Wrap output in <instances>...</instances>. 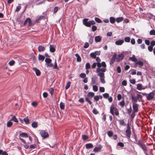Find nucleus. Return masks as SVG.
Segmentation results:
<instances>
[{"instance_id": "nucleus-29", "label": "nucleus", "mask_w": 155, "mask_h": 155, "mask_svg": "<svg viewBox=\"0 0 155 155\" xmlns=\"http://www.w3.org/2000/svg\"><path fill=\"white\" fill-rule=\"evenodd\" d=\"M60 108L61 110H64L65 107L64 104L62 102H61L60 104Z\"/></svg>"}, {"instance_id": "nucleus-20", "label": "nucleus", "mask_w": 155, "mask_h": 155, "mask_svg": "<svg viewBox=\"0 0 155 155\" xmlns=\"http://www.w3.org/2000/svg\"><path fill=\"white\" fill-rule=\"evenodd\" d=\"M86 147L87 149H89L92 148L93 147V145L91 143H89L86 144Z\"/></svg>"}, {"instance_id": "nucleus-62", "label": "nucleus", "mask_w": 155, "mask_h": 155, "mask_svg": "<svg viewBox=\"0 0 155 155\" xmlns=\"http://www.w3.org/2000/svg\"><path fill=\"white\" fill-rule=\"evenodd\" d=\"M43 95L44 98H46L48 96V94L46 92H44L43 93Z\"/></svg>"}, {"instance_id": "nucleus-9", "label": "nucleus", "mask_w": 155, "mask_h": 155, "mask_svg": "<svg viewBox=\"0 0 155 155\" xmlns=\"http://www.w3.org/2000/svg\"><path fill=\"white\" fill-rule=\"evenodd\" d=\"M117 56V55L116 54H115L114 55H113L110 60V65L113 64L114 63L116 60V59Z\"/></svg>"}, {"instance_id": "nucleus-13", "label": "nucleus", "mask_w": 155, "mask_h": 155, "mask_svg": "<svg viewBox=\"0 0 155 155\" xmlns=\"http://www.w3.org/2000/svg\"><path fill=\"white\" fill-rule=\"evenodd\" d=\"M102 148V146L101 145H99L97 147H95L93 150L95 152H100Z\"/></svg>"}, {"instance_id": "nucleus-31", "label": "nucleus", "mask_w": 155, "mask_h": 155, "mask_svg": "<svg viewBox=\"0 0 155 155\" xmlns=\"http://www.w3.org/2000/svg\"><path fill=\"white\" fill-rule=\"evenodd\" d=\"M124 19L122 17H118L116 19V21L117 23L121 21Z\"/></svg>"}, {"instance_id": "nucleus-19", "label": "nucleus", "mask_w": 155, "mask_h": 155, "mask_svg": "<svg viewBox=\"0 0 155 155\" xmlns=\"http://www.w3.org/2000/svg\"><path fill=\"white\" fill-rule=\"evenodd\" d=\"M136 64L138 65L140 67H141L143 65V62L141 61H138L136 62Z\"/></svg>"}, {"instance_id": "nucleus-54", "label": "nucleus", "mask_w": 155, "mask_h": 155, "mask_svg": "<svg viewBox=\"0 0 155 155\" xmlns=\"http://www.w3.org/2000/svg\"><path fill=\"white\" fill-rule=\"evenodd\" d=\"M117 145L121 147H123L124 146V143L121 142H118L117 143Z\"/></svg>"}, {"instance_id": "nucleus-27", "label": "nucleus", "mask_w": 155, "mask_h": 155, "mask_svg": "<svg viewBox=\"0 0 155 155\" xmlns=\"http://www.w3.org/2000/svg\"><path fill=\"white\" fill-rule=\"evenodd\" d=\"M118 121L119 122V124L120 125H124V126H125L126 125V124L125 123L124 120H118Z\"/></svg>"}, {"instance_id": "nucleus-8", "label": "nucleus", "mask_w": 155, "mask_h": 155, "mask_svg": "<svg viewBox=\"0 0 155 155\" xmlns=\"http://www.w3.org/2000/svg\"><path fill=\"white\" fill-rule=\"evenodd\" d=\"M28 22L29 26H31L32 25V22L31 21V20L29 18H27L23 24L24 25V26Z\"/></svg>"}, {"instance_id": "nucleus-63", "label": "nucleus", "mask_w": 155, "mask_h": 155, "mask_svg": "<svg viewBox=\"0 0 155 155\" xmlns=\"http://www.w3.org/2000/svg\"><path fill=\"white\" fill-rule=\"evenodd\" d=\"M101 64V66H102L103 67L106 68L107 65L105 62L103 61Z\"/></svg>"}, {"instance_id": "nucleus-56", "label": "nucleus", "mask_w": 155, "mask_h": 155, "mask_svg": "<svg viewBox=\"0 0 155 155\" xmlns=\"http://www.w3.org/2000/svg\"><path fill=\"white\" fill-rule=\"evenodd\" d=\"M99 91L101 92H103L105 91V88L103 87H100L99 88Z\"/></svg>"}, {"instance_id": "nucleus-5", "label": "nucleus", "mask_w": 155, "mask_h": 155, "mask_svg": "<svg viewBox=\"0 0 155 155\" xmlns=\"http://www.w3.org/2000/svg\"><path fill=\"white\" fill-rule=\"evenodd\" d=\"M154 93L152 92L149 94H147L146 98L148 101H150L154 98Z\"/></svg>"}, {"instance_id": "nucleus-55", "label": "nucleus", "mask_w": 155, "mask_h": 155, "mask_svg": "<svg viewBox=\"0 0 155 155\" xmlns=\"http://www.w3.org/2000/svg\"><path fill=\"white\" fill-rule=\"evenodd\" d=\"M124 40L126 42H129L130 41V38L129 37H126L124 38Z\"/></svg>"}, {"instance_id": "nucleus-21", "label": "nucleus", "mask_w": 155, "mask_h": 155, "mask_svg": "<svg viewBox=\"0 0 155 155\" xmlns=\"http://www.w3.org/2000/svg\"><path fill=\"white\" fill-rule=\"evenodd\" d=\"M55 49L54 48L53 46V45H50V51L52 53H53L55 51Z\"/></svg>"}, {"instance_id": "nucleus-60", "label": "nucleus", "mask_w": 155, "mask_h": 155, "mask_svg": "<svg viewBox=\"0 0 155 155\" xmlns=\"http://www.w3.org/2000/svg\"><path fill=\"white\" fill-rule=\"evenodd\" d=\"M148 49L151 52L153 50V47L151 46H149L148 47Z\"/></svg>"}, {"instance_id": "nucleus-12", "label": "nucleus", "mask_w": 155, "mask_h": 155, "mask_svg": "<svg viewBox=\"0 0 155 155\" xmlns=\"http://www.w3.org/2000/svg\"><path fill=\"white\" fill-rule=\"evenodd\" d=\"M38 49L39 52H43L45 50V47L44 46L39 45L38 48Z\"/></svg>"}, {"instance_id": "nucleus-44", "label": "nucleus", "mask_w": 155, "mask_h": 155, "mask_svg": "<svg viewBox=\"0 0 155 155\" xmlns=\"http://www.w3.org/2000/svg\"><path fill=\"white\" fill-rule=\"evenodd\" d=\"M85 101L87 102L90 105H91L92 104V102L90 100L88 97H86L85 98Z\"/></svg>"}, {"instance_id": "nucleus-45", "label": "nucleus", "mask_w": 155, "mask_h": 155, "mask_svg": "<svg viewBox=\"0 0 155 155\" xmlns=\"http://www.w3.org/2000/svg\"><path fill=\"white\" fill-rule=\"evenodd\" d=\"M91 65L89 63H86L85 66V68L87 70H88L90 68Z\"/></svg>"}, {"instance_id": "nucleus-39", "label": "nucleus", "mask_w": 155, "mask_h": 155, "mask_svg": "<svg viewBox=\"0 0 155 155\" xmlns=\"http://www.w3.org/2000/svg\"><path fill=\"white\" fill-rule=\"evenodd\" d=\"M107 134L109 137H111L113 136V133L112 131H109L107 132Z\"/></svg>"}, {"instance_id": "nucleus-7", "label": "nucleus", "mask_w": 155, "mask_h": 155, "mask_svg": "<svg viewBox=\"0 0 155 155\" xmlns=\"http://www.w3.org/2000/svg\"><path fill=\"white\" fill-rule=\"evenodd\" d=\"M138 104L135 103H133V111L137 112L138 111Z\"/></svg>"}, {"instance_id": "nucleus-32", "label": "nucleus", "mask_w": 155, "mask_h": 155, "mask_svg": "<svg viewBox=\"0 0 155 155\" xmlns=\"http://www.w3.org/2000/svg\"><path fill=\"white\" fill-rule=\"evenodd\" d=\"M96 78H92L91 79V84H96Z\"/></svg>"}, {"instance_id": "nucleus-38", "label": "nucleus", "mask_w": 155, "mask_h": 155, "mask_svg": "<svg viewBox=\"0 0 155 155\" xmlns=\"http://www.w3.org/2000/svg\"><path fill=\"white\" fill-rule=\"evenodd\" d=\"M31 126L33 128H36L38 126V123L36 122H34L32 123L31 124Z\"/></svg>"}, {"instance_id": "nucleus-17", "label": "nucleus", "mask_w": 155, "mask_h": 155, "mask_svg": "<svg viewBox=\"0 0 155 155\" xmlns=\"http://www.w3.org/2000/svg\"><path fill=\"white\" fill-rule=\"evenodd\" d=\"M143 86L142 84H138L137 86V89L139 90H144L145 89L144 87H142Z\"/></svg>"}, {"instance_id": "nucleus-18", "label": "nucleus", "mask_w": 155, "mask_h": 155, "mask_svg": "<svg viewBox=\"0 0 155 155\" xmlns=\"http://www.w3.org/2000/svg\"><path fill=\"white\" fill-rule=\"evenodd\" d=\"M95 40L96 42H100L101 41V38L100 36H96L95 38Z\"/></svg>"}, {"instance_id": "nucleus-25", "label": "nucleus", "mask_w": 155, "mask_h": 155, "mask_svg": "<svg viewBox=\"0 0 155 155\" xmlns=\"http://www.w3.org/2000/svg\"><path fill=\"white\" fill-rule=\"evenodd\" d=\"M75 56L77 58V61L78 62H80L81 61V58L79 55L77 53L75 54Z\"/></svg>"}, {"instance_id": "nucleus-58", "label": "nucleus", "mask_w": 155, "mask_h": 155, "mask_svg": "<svg viewBox=\"0 0 155 155\" xmlns=\"http://www.w3.org/2000/svg\"><path fill=\"white\" fill-rule=\"evenodd\" d=\"M103 97L105 98H107L109 97V95L108 93H105L103 94Z\"/></svg>"}, {"instance_id": "nucleus-35", "label": "nucleus", "mask_w": 155, "mask_h": 155, "mask_svg": "<svg viewBox=\"0 0 155 155\" xmlns=\"http://www.w3.org/2000/svg\"><path fill=\"white\" fill-rule=\"evenodd\" d=\"M110 22L112 24H114L115 21V19L113 17H110Z\"/></svg>"}, {"instance_id": "nucleus-53", "label": "nucleus", "mask_w": 155, "mask_h": 155, "mask_svg": "<svg viewBox=\"0 0 155 155\" xmlns=\"http://www.w3.org/2000/svg\"><path fill=\"white\" fill-rule=\"evenodd\" d=\"M150 34L151 35H155V30H152L150 31Z\"/></svg>"}, {"instance_id": "nucleus-10", "label": "nucleus", "mask_w": 155, "mask_h": 155, "mask_svg": "<svg viewBox=\"0 0 155 155\" xmlns=\"http://www.w3.org/2000/svg\"><path fill=\"white\" fill-rule=\"evenodd\" d=\"M106 68L105 67H103V68H97L96 71L98 73V74H99L100 73H104V72L106 71Z\"/></svg>"}, {"instance_id": "nucleus-49", "label": "nucleus", "mask_w": 155, "mask_h": 155, "mask_svg": "<svg viewBox=\"0 0 155 155\" xmlns=\"http://www.w3.org/2000/svg\"><path fill=\"white\" fill-rule=\"evenodd\" d=\"M93 112L94 114H97L99 113V112L95 108H94L93 109Z\"/></svg>"}, {"instance_id": "nucleus-41", "label": "nucleus", "mask_w": 155, "mask_h": 155, "mask_svg": "<svg viewBox=\"0 0 155 155\" xmlns=\"http://www.w3.org/2000/svg\"><path fill=\"white\" fill-rule=\"evenodd\" d=\"M95 20L98 23H101L102 22L101 19L97 17L95 18Z\"/></svg>"}, {"instance_id": "nucleus-48", "label": "nucleus", "mask_w": 155, "mask_h": 155, "mask_svg": "<svg viewBox=\"0 0 155 155\" xmlns=\"http://www.w3.org/2000/svg\"><path fill=\"white\" fill-rule=\"evenodd\" d=\"M15 63V61L13 60H12L9 62L8 64L10 66H12Z\"/></svg>"}, {"instance_id": "nucleus-59", "label": "nucleus", "mask_w": 155, "mask_h": 155, "mask_svg": "<svg viewBox=\"0 0 155 155\" xmlns=\"http://www.w3.org/2000/svg\"><path fill=\"white\" fill-rule=\"evenodd\" d=\"M135 113H136V112H134V111L132 112V113L131 114V118L132 119H133L135 117Z\"/></svg>"}, {"instance_id": "nucleus-22", "label": "nucleus", "mask_w": 155, "mask_h": 155, "mask_svg": "<svg viewBox=\"0 0 155 155\" xmlns=\"http://www.w3.org/2000/svg\"><path fill=\"white\" fill-rule=\"evenodd\" d=\"M94 95V92H90L88 93L87 94V97H91V98L93 97Z\"/></svg>"}, {"instance_id": "nucleus-28", "label": "nucleus", "mask_w": 155, "mask_h": 155, "mask_svg": "<svg viewBox=\"0 0 155 155\" xmlns=\"http://www.w3.org/2000/svg\"><path fill=\"white\" fill-rule=\"evenodd\" d=\"M144 151H146L147 150V148L145 145L143 143L142 144L140 147Z\"/></svg>"}, {"instance_id": "nucleus-30", "label": "nucleus", "mask_w": 155, "mask_h": 155, "mask_svg": "<svg viewBox=\"0 0 155 155\" xmlns=\"http://www.w3.org/2000/svg\"><path fill=\"white\" fill-rule=\"evenodd\" d=\"M52 61V60L50 58H45V61L46 63V64H49V63H51Z\"/></svg>"}, {"instance_id": "nucleus-34", "label": "nucleus", "mask_w": 155, "mask_h": 155, "mask_svg": "<svg viewBox=\"0 0 155 155\" xmlns=\"http://www.w3.org/2000/svg\"><path fill=\"white\" fill-rule=\"evenodd\" d=\"M124 104L125 101L124 99L122 101H121L119 103V105H120L122 107H124Z\"/></svg>"}, {"instance_id": "nucleus-6", "label": "nucleus", "mask_w": 155, "mask_h": 155, "mask_svg": "<svg viewBox=\"0 0 155 155\" xmlns=\"http://www.w3.org/2000/svg\"><path fill=\"white\" fill-rule=\"evenodd\" d=\"M88 19L87 18L84 19L83 20V24L86 27H90L91 26L90 21H87Z\"/></svg>"}, {"instance_id": "nucleus-50", "label": "nucleus", "mask_w": 155, "mask_h": 155, "mask_svg": "<svg viewBox=\"0 0 155 155\" xmlns=\"http://www.w3.org/2000/svg\"><path fill=\"white\" fill-rule=\"evenodd\" d=\"M97 27L95 25H93L92 27V30L94 32L97 30Z\"/></svg>"}, {"instance_id": "nucleus-64", "label": "nucleus", "mask_w": 155, "mask_h": 155, "mask_svg": "<svg viewBox=\"0 0 155 155\" xmlns=\"http://www.w3.org/2000/svg\"><path fill=\"white\" fill-rule=\"evenodd\" d=\"M155 45V41H152L150 42L151 46L153 47Z\"/></svg>"}, {"instance_id": "nucleus-4", "label": "nucleus", "mask_w": 155, "mask_h": 155, "mask_svg": "<svg viewBox=\"0 0 155 155\" xmlns=\"http://www.w3.org/2000/svg\"><path fill=\"white\" fill-rule=\"evenodd\" d=\"M40 134L42 137L44 138H47L49 136L48 133L45 130H41L40 132Z\"/></svg>"}, {"instance_id": "nucleus-61", "label": "nucleus", "mask_w": 155, "mask_h": 155, "mask_svg": "<svg viewBox=\"0 0 155 155\" xmlns=\"http://www.w3.org/2000/svg\"><path fill=\"white\" fill-rule=\"evenodd\" d=\"M117 71L118 73H120L121 72V68L120 66H118L117 68Z\"/></svg>"}, {"instance_id": "nucleus-47", "label": "nucleus", "mask_w": 155, "mask_h": 155, "mask_svg": "<svg viewBox=\"0 0 155 155\" xmlns=\"http://www.w3.org/2000/svg\"><path fill=\"white\" fill-rule=\"evenodd\" d=\"M71 83L70 82L68 81V83H67L65 87V89L66 90L68 89L70 86Z\"/></svg>"}, {"instance_id": "nucleus-36", "label": "nucleus", "mask_w": 155, "mask_h": 155, "mask_svg": "<svg viewBox=\"0 0 155 155\" xmlns=\"http://www.w3.org/2000/svg\"><path fill=\"white\" fill-rule=\"evenodd\" d=\"M90 55V57L92 58L95 59L96 58V54L94 53V52H92L91 53Z\"/></svg>"}, {"instance_id": "nucleus-33", "label": "nucleus", "mask_w": 155, "mask_h": 155, "mask_svg": "<svg viewBox=\"0 0 155 155\" xmlns=\"http://www.w3.org/2000/svg\"><path fill=\"white\" fill-rule=\"evenodd\" d=\"M12 124V122L11 121V120H10L7 122V126L8 127H11Z\"/></svg>"}, {"instance_id": "nucleus-15", "label": "nucleus", "mask_w": 155, "mask_h": 155, "mask_svg": "<svg viewBox=\"0 0 155 155\" xmlns=\"http://www.w3.org/2000/svg\"><path fill=\"white\" fill-rule=\"evenodd\" d=\"M124 42V39L120 40L119 39L117 41H116L115 42V44L117 45H121Z\"/></svg>"}, {"instance_id": "nucleus-14", "label": "nucleus", "mask_w": 155, "mask_h": 155, "mask_svg": "<svg viewBox=\"0 0 155 155\" xmlns=\"http://www.w3.org/2000/svg\"><path fill=\"white\" fill-rule=\"evenodd\" d=\"M33 70L35 72L37 76H39L41 75V72L39 69H37L36 68H33Z\"/></svg>"}, {"instance_id": "nucleus-23", "label": "nucleus", "mask_w": 155, "mask_h": 155, "mask_svg": "<svg viewBox=\"0 0 155 155\" xmlns=\"http://www.w3.org/2000/svg\"><path fill=\"white\" fill-rule=\"evenodd\" d=\"M38 58L39 61H43L45 58V57L42 55L39 54L38 55Z\"/></svg>"}, {"instance_id": "nucleus-1", "label": "nucleus", "mask_w": 155, "mask_h": 155, "mask_svg": "<svg viewBox=\"0 0 155 155\" xmlns=\"http://www.w3.org/2000/svg\"><path fill=\"white\" fill-rule=\"evenodd\" d=\"M110 112L113 116H114V114L116 116L119 115L118 109L116 107H115L113 104H112L110 107Z\"/></svg>"}, {"instance_id": "nucleus-24", "label": "nucleus", "mask_w": 155, "mask_h": 155, "mask_svg": "<svg viewBox=\"0 0 155 155\" xmlns=\"http://www.w3.org/2000/svg\"><path fill=\"white\" fill-rule=\"evenodd\" d=\"M20 136L21 137H28V135L26 133L23 132L20 134Z\"/></svg>"}, {"instance_id": "nucleus-26", "label": "nucleus", "mask_w": 155, "mask_h": 155, "mask_svg": "<svg viewBox=\"0 0 155 155\" xmlns=\"http://www.w3.org/2000/svg\"><path fill=\"white\" fill-rule=\"evenodd\" d=\"M129 59L134 62H136L137 61V59L135 58V56L134 55H133L132 57H130Z\"/></svg>"}, {"instance_id": "nucleus-37", "label": "nucleus", "mask_w": 155, "mask_h": 155, "mask_svg": "<svg viewBox=\"0 0 155 155\" xmlns=\"http://www.w3.org/2000/svg\"><path fill=\"white\" fill-rule=\"evenodd\" d=\"M23 120L26 124H29V120L28 117L24 118Z\"/></svg>"}, {"instance_id": "nucleus-2", "label": "nucleus", "mask_w": 155, "mask_h": 155, "mask_svg": "<svg viewBox=\"0 0 155 155\" xmlns=\"http://www.w3.org/2000/svg\"><path fill=\"white\" fill-rule=\"evenodd\" d=\"M125 132L126 136L128 138H130L131 134V132L130 130V127L129 123H128L127 124V127Z\"/></svg>"}, {"instance_id": "nucleus-42", "label": "nucleus", "mask_w": 155, "mask_h": 155, "mask_svg": "<svg viewBox=\"0 0 155 155\" xmlns=\"http://www.w3.org/2000/svg\"><path fill=\"white\" fill-rule=\"evenodd\" d=\"M14 122H18V120L16 118L15 116H13L12 117L11 119Z\"/></svg>"}, {"instance_id": "nucleus-40", "label": "nucleus", "mask_w": 155, "mask_h": 155, "mask_svg": "<svg viewBox=\"0 0 155 155\" xmlns=\"http://www.w3.org/2000/svg\"><path fill=\"white\" fill-rule=\"evenodd\" d=\"M82 138L84 140H86L88 138V137L86 135H82Z\"/></svg>"}, {"instance_id": "nucleus-3", "label": "nucleus", "mask_w": 155, "mask_h": 155, "mask_svg": "<svg viewBox=\"0 0 155 155\" xmlns=\"http://www.w3.org/2000/svg\"><path fill=\"white\" fill-rule=\"evenodd\" d=\"M98 76L100 77V80L101 83L103 84L105 83L104 73H100L98 74Z\"/></svg>"}, {"instance_id": "nucleus-11", "label": "nucleus", "mask_w": 155, "mask_h": 155, "mask_svg": "<svg viewBox=\"0 0 155 155\" xmlns=\"http://www.w3.org/2000/svg\"><path fill=\"white\" fill-rule=\"evenodd\" d=\"M124 57V55L123 54H119L118 55L117 58H116L117 61L119 62L121 61L123 59Z\"/></svg>"}, {"instance_id": "nucleus-16", "label": "nucleus", "mask_w": 155, "mask_h": 155, "mask_svg": "<svg viewBox=\"0 0 155 155\" xmlns=\"http://www.w3.org/2000/svg\"><path fill=\"white\" fill-rule=\"evenodd\" d=\"M45 17L44 16H40L38 18L36 19V22L39 23L41 19H45Z\"/></svg>"}, {"instance_id": "nucleus-43", "label": "nucleus", "mask_w": 155, "mask_h": 155, "mask_svg": "<svg viewBox=\"0 0 155 155\" xmlns=\"http://www.w3.org/2000/svg\"><path fill=\"white\" fill-rule=\"evenodd\" d=\"M93 89L94 91L97 92L98 90V87L96 85H94L93 86Z\"/></svg>"}, {"instance_id": "nucleus-46", "label": "nucleus", "mask_w": 155, "mask_h": 155, "mask_svg": "<svg viewBox=\"0 0 155 155\" xmlns=\"http://www.w3.org/2000/svg\"><path fill=\"white\" fill-rule=\"evenodd\" d=\"M131 98L132 101L135 102H137V97H134L133 96H132Z\"/></svg>"}, {"instance_id": "nucleus-52", "label": "nucleus", "mask_w": 155, "mask_h": 155, "mask_svg": "<svg viewBox=\"0 0 155 155\" xmlns=\"http://www.w3.org/2000/svg\"><path fill=\"white\" fill-rule=\"evenodd\" d=\"M137 99H139V101H140V100H142V97L141 95L139 94H137Z\"/></svg>"}, {"instance_id": "nucleus-57", "label": "nucleus", "mask_w": 155, "mask_h": 155, "mask_svg": "<svg viewBox=\"0 0 155 155\" xmlns=\"http://www.w3.org/2000/svg\"><path fill=\"white\" fill-rule=\"evenodd\" d=\"M31 105L34 107H36L38 105V103L35 101H33L31 103Z\"/></svg>"}, {"instance_id": "nucleus-51", "label": "nucleus", "mask_w": 155, "mask_h": 155, "mask_svg": "<svg viewBox=\"0 0 155 155\" xmlns=\"http://www.w3.org/2000/svg\"><path fill=\"white\" fill-rule=\"evenodd\" d=\"M54 89L53 88H51L49 90V92L51 95H52L54 92Z\"/></svg>"}]
</instances>
